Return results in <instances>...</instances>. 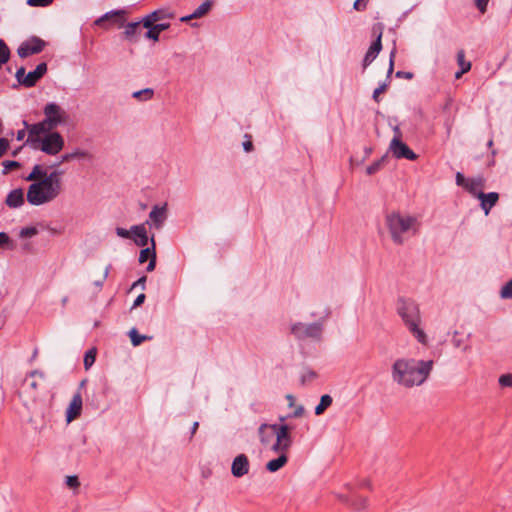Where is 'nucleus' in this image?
Here are the masks:
<instances>
[{
	"instance_id": "obj_1",
	"label": "nucleus",
	"mask_w": 512,
	"mask_h": 512,
	"mask_svg": "<svg viewBox=\"0 0 512 512\" xmlns=\"http://www.w3.org/2000/svg\"><path fill=\"white\" fill-rule=\"evenodd\" d=\"M62 175L60 170L48 172L43 165L35 164L25 177L31 182L26 193L27 202L32 206H42L55 201L63 192Z\"/></svg>"
},
{
	"instance_id": "obj_2",
	"label": "nucleus",
	"mask_w": 512,
	"mask_h": 512,
	"mask_svg": "<svg viewBox=\"0 0 512 512\" xmlns=\"http://www.w3.org/2000/svg\"><path fill=\"white\" fill-rule=\"evenodd\" d=\"M433 366V360L401 357L391 366V378L394 383L404 388L420 386L428 379Z\"/></svg>"
},
{
	"instance_id": "obj_3",
	"label": "nucleus",
	"mask_w": 512,
	"mask_h": 512,
	"mask_svg": "<svg viewBox=\"0 0 512 512\" xmlns=\"http://www.w3.org/2000/svg\"><path fill=\"white\" fill-rule=\"evenodd\" d=\"M396 312L416 341L423 346H428L429 338L421 328L422 317L419 305L412 299L399 298Z\"/></svg>"
},
{
	"instance_id": "obj_4",
	"label": "nucleus",
	"mask_w": 512,
	"mask_h": 512,
	"mask_svg": "<svg viewBox=\"0 0 512 512\" xmlns=\"http://www.w3.org/2000/svg\"><path fill=\"white\" fill-rule=\"evenodd\" d=\"M386 224L393 242L399 245L414 236L419 229V222L416 217L398 212L388 214Z\"/></svg>"
},
{
	"instance_id": "obj_5",
	"label": "nucleus",
	"mask_w": 512,
	"mask_h": 512,
	"mask_svg": "<svg viewBox=\"0 0 512 512\" xmlns=\"http://www.w3.org/2000/svg\"><path fill=\"white\" fill-rule=\"evenodd\" d=\"M329 314L330 311L327 307H324L318 313L312 312L311 315L318 316L319 320L310 324L294 323L291 325V334L299 340L312 339L319 341L323 333V322L328 318Z\"/></svg>"
},
{
	"instance_id": "obj_6",
	"label": "nucleus",
	"mask_w": 512,
	"mask_h": 512,
	"mask_svg": "<svg viewBox=\"0 0 512 512\" xmlns=\"http://www.w3.org/2000/svg\"><path fill=\"white\" fill-rule=\"evenodd\" d=\"M64 138L58 132H51L34 140L32 147L48 155H56L64 148Z\"/></svg>"
},
{
	"instance_id": "obj_7",
	"label": "nucleus",
	"mask_w": 512,
	"mask_h": 512,
	"mask_svg": "<svg viewBox=\"0 0 512 512\" xmlns=\"http://www.w3.org/2000/svg\"><path fill=\"white\" fill-rule=\"evenodd\" d=\"M47 64L42 62L36 66L33 71L26 73L24 67L17 69L15 78L18 83L26 88H31L46 74Z\"/></svg>"
},
{
	"instance_id": "obj_8",
	"label": "nucleus",
	"mask_w": 512,
	"mask_h": 512,
	"mask_svg": "<svg viewBox=\"0 0 512 512\" xmlns=\"http://www.w3.org/2000/svg\"><path fill=\"white\" fill-rule=\"evenodd\" d=\"M46 122L54 129L59 125L66 124L69 115L64 108L55 102L47 103L43 109Z\"/></svg>"
},
{
	"instance_id": "obj_9",
	"label": "nucleus",
	"mask_w": 512,
	"mask_h": 512,
	"mask_svg": "<svg viewBox=\"0 0 512 512\" xmlns=\"http://www.w3.org/2000/svg\"><path fill=\"white\" fill-rule=\"evenodd\" d=\"M292 445V438L288 425H281L275 442L271 444V450L275 453H285Z\"/></svg>"
},
{
	"instance_id": "obj_10",
	"label": "nucleus",
	"mask_w": 512,
	"mask_h": 512,
	"mask_svg": "<svg viewBox=\"0 0 512 512\" xmlns=\"http://www.w3.org/2000/svg\"><path fill=\"white\" fill-rule=\"evenodd\" d=\"M389 151L396 159H407L414 161L418 158L417 154L413 152L407 144L398 139L391 140Z\"/></svg>"
},
{
	"instance_id": "obj_11",
	"label": "nucleus",
	"mask_w": 512,
	"mask_h": 512,
	"mask_svg": "<svg viewBox=\"0 0 512 512\" xmlns=\"http://www.w3.org/2000/svg\"><path fill=\"white\" fill-rule=\"evenodd\" d=\"M24 125L28 130V139L27 143H30L31 146L34 144V140L37 138H42L44 135L53 132V127H50V124L46 122L44 118L41 122L29 125L26 121H24Z\"/></svg>"
},
{
	"instance_id": "obj_12",
	"label": "nucleus",
	"mask_w": 512,
	"mask_h": 512,
	"mask_svg": "<svg viewBox=\"0 0 512 512\" xmlns=\"http://www.w3.org/2000/svg\"><path fill=\"white\" fill-rule=\"evenodd\" d=\"M45 47V42L38 38L32 37L31 39L23 42L17 49L20 58H26L30 55L40 53Z\"/></svg>"
},
{
	"instance_id": "obj_13",
	"label": "nucleus",
	"mask_w": 512,
	"mask_h": 512,
	"mask_svg": "<svg viewBox=\"0 0 512 512\" xmlns=\"http://www.w3.org/2000/svg\"><path fill=\"white\" fill-rule=\"evenodd\" d=\"M250 461L247 455L238 454L232 461L231 474L236 478H241L249 473Z\"/></svg>"
},
{
	"instance_id": "obj_14",
	"label": "nucleus",
	"mask_w": 512,
	"mask_h": 512,
	"mask_svg": "<svg viewBox=\"0 0 512 512\" xmlns=\"http://www.w3.org/2000/svg\"><path fill=\"white\" fill-rule=\"evenodd\" d=\"M281 425L261 424L258 428L259 440L263 446H268L277 437Z\"/></svg>"
},
{
	"instance_id": "obj_15",
	"label": "nucleus",
	"mask_w": 512,
	"mask_h": 512,
	"mask_svg": "<svg viewBox=\"0 0 512 512\" xmlns=\"http://www.w3.org/2000/svg\"><path fill=\"white\" fill-rule=\"evenodd\" d=\"M151 246H146L144 249L140 251L139 254V263L143 264L147 260H149V263L147 265L146 270L148 272H152L156 267V244L154 237L150 239Z\"/></svg>"
},
{
	"instance_id": "obj_16",
	"label": "nucleus",
	"mask_w": 512,
	"mask_h": 512,
	"mask_svg": "<svg viewBox=\"0 0 512 512\" xmlns=\"http://www.w3.org/2000/svg\"><path fill=\"white\" fill-rule=\"evenodd\" d=\"M175 17L174 13L170 11L168 8H160L157 10H154L153 12L149 13L142 19V25L144 27L152 26V22H161L164 20L173 19Z\"/></svg>"
},
{
	"instance_id": "obj_17",
	"label": "nucleus",
	"mask_w": 512,
	"mask_h": 512,
	"mask_svg": "<svg viewBox=\"0 0 512 512\" xmlns=\"http://www.w3.org/2000/svg\"><path fill=\"white\" fill-rule=\"evenodd\" d=\"M82 405V396L81 393L78 391L73 395L71 402L66 410V421L68 423L72 422L81 414Z\"/></svg>"
},
{
	"instance_id": "obj_18",
	"label": "nucleus",
	"mask_w": 512,
	"mask_h": 512,
	"mask_svg": "<svg viewBox=\"0 0 512 512\" xmlns=\"http://www.w3.org/2000/svg\"><path fill=\"white\" fill-rule=\"evenodd\" d=\"M166 205L160 207L155 205L149 213V220L146 224L154 226L156 229H160L166 220Z\"/></svg>"
},
{
	"instance_id": "obj_19",
	"label": "nucleus",
	"mask_w": 512,
	"mask_h": 512,
	"mask_svg": "<svg viewBox=\"0 0 512 512\" xmlns=\"http://www.w3.org/2000/svg\"><path fill=\"white\" fill-rule=\"evenodd\" d=\"M478 199L480 200L481 209L484 211L485 215H488L490 210L499 200V195L496 192L490 193H479Z\"/></svg>"
},
{
	"instance_id": "obj_20",
	"label": "nucleus",
	"mask_w": 512,
	"mask_h": 512,
	"mask_svg": "<svg viewBox=\"0 0 512 512\" xmlns=\"http://www.w3.org/2000/svg\"><path fill=\"white\" fill-rule=\"evenodd\" d=\"M381 37H382V35L380 33L378 35V37L376 38V40L371 44L368 51L366 52V55H365V57L363 59V63H362V66L364 69H366L375 60V58L381 51V49H382Z\"/></svg>"
},
{
	"instance_id": "obj_21",
	"label": "nucleus",
	"mask_w": 512,
	"mask_h": 512,
	"mask_svg": "<svg viewBox=\"0 0 512 512\" xmlns=\"http://www.w3.org/2000/svg\"><path fill=\"white\" fill-rule=\"evenodd\" d=\"M5 203L10 208H18L24 203V192L22 189H14L9 192L6 197Z\"/></svg>"
},
{
	"instance_id": "obj_22",
	"label": "nucleus",
	"mask_w": 512,
	"mask_h": 512,
	"mask_svg": "<svg viewBox=\"0 0 512 512\" xmlns=\"http://www.w3.org/2000/svg\"><path fill=\"white\" fill-rule=\"evenodd\" d=\"M131 232L136 236V239H135L136 245H138L140 247H146L148 245L149 239L147 236L145 224L132 226Z\"/></svg>"
},
{
	"instance_id": "obj_23",
	"label": "nucleus",
	"mask_w": 512,
	"mask_h": 512,
	"mask_svg": "<svg viewBox=\"0 0 512 512\" xmlns=\"http://www.w3.org/2000/svg\"><path fill=\"white\" fill-rule=\"evenodd\" d=\"M484 178L483 177H476V178H470L467 179L465 189L471 193L474 197L478 198L479 193H483L481 191L482 187L484 186Z\"/></svg>"
},
{
	"instance_id": "obj_24",
	"label": "nucleus",
	"mask_w": 512,
	"mask_h": 512,
	"mask_svg": "<svg viewBox=\"0 0 512 512\" xmlns=\"http://www.w3.org/2000/svg\"><path fill=\"white\" fill-rule=\"evenodd\" d=\"M170 27L169 23L161 22V23H153L152 26L146 27L148 31L145 34V37L148 39H152L153 41L159 40L160 32L167 30Z\"/></svg>"
},
{
	"instance_id": "obj_25",
	"label": "nucleus",
	"mask_w": 512,
	"mask_h": 512,
	"mask_svg": "<svg viewBox=\"0 0 512 512\" xmlns=\"http://www.w3.org/2000/svg\"><path fill=\"white\" fill-rule=\"evenodd\" d=\"M287 462H288L287 455L285 453H282L277 458L268 461L266 464V469L269 472L274 473V472H277L278 470H280L281 468H283Z\"/></svg>"
},
{
	"instance_id": "obj_26",
	"label": "nucleus",
	"mask_w": 512,
	"mask_h": 512,
	"mask_svg": "<svg viewBox=\"0 0 512 512\" xmlns=\"http://www.w3.org/2000/svg\"><path fill=\"white\" fill-rule=\"evenodd\" d=\"M332 397L328 394L321 396L320 403L315 407V414L321 415L332 404Z\"/></svg>"
},
{
	"instance_id": "obj_27",
	"label": "nucleus",
	"mask_w": 512,
	"mask_h": 512,
	"mask_svg": "<svg viewBox=\"0 0 512 512\" xmlns=\"http://www.w3.org/2000/svg\"><path fill=\"white\" fill-rule=\"evenodd\" d=\"M153 95H154L153 89L145 88V89H142V90H139V91H135L132 94V97L137 99V100H140V101H148V100H150L153 97Z\"/></svg>"
},
{
	"instance_id": "obj_28",
	"label": "nucleus",
	"mask_w": 512,
	"mask_h": 512,
	"mask_svg": "<svg viewBox=\"0 0 512 512\" xmlns=\"http://www.w3.org/2000/svg\"><path fill=\"white\" fill-rule=\"evenodd\" d=\"M212 7V1L207 0L203 2L193 13L192 17L201 18L202 16L206 15Z\"/></svg>"
},
{
	"instance_id": "obj_29",
	"label": "nucleus",
	"mask_w": 512,
	"mask_h": 512,
	"mask_svg": "<svg viewBox=\"0 0 512 512\" xmlns=\"http://www.w3.org/2000/svg\"><path fill=\"white\" fill-rule=\"evenodd\" d=\"M142 24V20L139 22H131L128 23L125 27L124 34L127 38L131 39L137 33L139 25Z\"/></svg>"
},
{
	"instance_id": "obj_30",
	"label": "nucleus",
	"mask_w": 512,
	"mask_h": 512,
	"mask_svg": "<svg viewBox=\"0 0 512 512\" xmlns=\"http://www.w3.org/2000/svg\"><path fill=\"white\" fill-rule=\"evenodd\" d=\"M96 359V349H89L84 356V367L88 370L95 362Z\"/></svg>"
},
{
	"instance_id": "obj_31",
	"label": "nucleus",
	"mask_w": 512,
	"mask_h": 512,
	"mask_svg": "<svg viewBox=\"0 0 512 512\" xmlns=\"http://www.w3.org/2000/svg\"><path fill=\"white\" fill-rule=\"evenodd\" d=\"M341 501L345 503H349V500L346 496H339ZM351 505L354 506L356 509H363L367 505V499L365 497H357V499L354 502H351Z\"/></svg>"
},
{
	"instance_id": "obj_32",
	"label": "nucleus",
	"mask_w": 512,
	"mask_h": 512,
	"mask_svg": "<svg viewBox=\"0 0 512 512\" xmlns=\"http://www.w3.org/2000/svg\"><path fill=\"white\" fill-rule=\"evenodd\" d=\"M457 62L461 69L469 71L471 69V62L465 61V53L463 50L457 52Z\"/></svg>"
},
{
	"instance_id": "obj_33",
	"label": "nucleus",
	"mask_w": 512,
	"mask_h": 512,
	"mask_svg": "<svg viewBox=\"0 0 512 512\" xmlns=\"http://www.w3.org/2000/svg\"><path fill=\"white\" fill-rule=\"evenodd\" d=\"M385 161H386V156H383L381 159L373 162L371 165H369L366 168L367 174L372 175V174L376 173L377 171H379Z\"/></svg>"
},
{
	"instance_id": "obj_34",
	"label": "nucleus",
	"mask_w": 512,
	"mask_h": 512,
	"mask_svg": "<svg viewBox=\"0 0 512 512\" xmlns=\"http://www.w3.org/2000/svg\"><path fill=\"white\" fill-rule=\"evenodd\" d=\"M129 336H130V339H131V342H132L133 346L140 345L144 340H146L148 338L145 335H139L137 333L136 329H132L129 332Z\"/></svg>"
},
{
	"instance_id": "obj_35",
	"label": "nucleus",
	"mask_w": 512,
	"mask_h": 512,
	"mask_svg": "<svg viewBox=\"0 0 512 512\" xmlns=\"http://www.w3.org/2000/svg\"><path fill=\"white\" fill-rule=\"evenodd\" d=\"M459 336V332L458 331H455L454 334H453V338H452V344L455 348H461L463 349V351H468L469 350V346L468 345H464V339L463 338H460L458 337Z\"/></svg>"
},
{
	"instance_id": "obj_36",
	"label": "nucleus",
	"mask_w": 512,
	"mask_h": 512,
	"mask_svg": "<svg viewBox=\"0 0 512 512\" xmlns=\"http://www.w3.org/2000/svg\"><path fill=\"white\" fill-rule=\"evenodd\" d=\"M71 156L74 159H85V160H91L92 154L88 151L81 150V149H75L71 152Z\"/></svg>"
},
{
	"instance_id": "obj_37",
	"label": "nucleus",
	"mask_w": 512,
	"mask_h": 512,
	"mask_svg": "<svg viewBox=\"0 0 512 512\" xmlns=\"http://www.w3.org/2000/svg\"><path fill=\"white\" fill-rule=\"evenodd\" d=\"M500 296L502 299L512 298V279L509 280L500 290Z\"/></svg>"
},
{
	"instance_id": "obj_38",
	"label": "nucleus",
	"mask_w": 512,
	"mask_h": 512,
	"mask_svg": "<svg viewBox=\"0 0 512 512\" xmlns=\"http://www.w3.org/2000/svg\"><path fill=\"white\" fill-rule=\"evenodd\" d=\"M3 165V173L7 174L9 171H11L14 168L20 167V163L17 161H10L6 160L2 163Z\"/></svg>"
},
{
	"instance_id": "obj_39",
	"label": "nucleus",
	"mask_w": 512,
	"mask_h": 512,
	"mask_svg": "<svg viewBox=\"0 0 512 512\" xmlns=\"http://www.w3.org/2000/svg\"><path fill=\"white\" fill-rule=\"evenodd\" d=\"M52 2L53 0H27V4L33 7H46Z\"/></svg>"
},
{
	"instance_id": "obj_40",
	"label": "nucleus",
	"mask_w": 512,
	"mask_h": 512,
	"mask_svg": "<svg viewBox=\"0 0 512 512\" xmlns=\"http://www.w3.org/2000/svg\"><path fill=\"white\" fill-rule=\"evenodd\" d=\"M37 234V229L35 227H25L22 228L20 231V237L26 238V237H33Z\"/></svg>"
},
{
	"instance_id": "obj_41",
	"label": "nucleus",
	"mask_w": 512,
	"mask_h": 512,
	"mask_svg": "<svg viewBox=\"0 0 512 512\" xmlns=\"http://www.w3.org/2000/svg\"><path fill=\"white\" fill-rule=\"evenodd\" d=\"M0 245H6L8 249H13L14 244L5 232H0Z\"/></svg>"
},
{
	"instance_id": "obj_42",
	"label": "nucleus",
	"mask_w": 512,
	"mask_h": 512,
	"mask_svg": "<svg viewBox=\"0 0 512 512\" xmlns=\"http://www.w3.org/2000/svg\"><path fill=\"white\" fill-rule=\"evenodd\" d=\"M499 384L504 387L512 386V374H503L499 377Z\"/></svg>"
},
{
	"instance_id": "obj_43",
	"label": "nucleus",
	"mask_w": 512,
	"mask_h": 512,
	"mask_svg": "<svg viewBox=\"0 0 512 512\" xmlns=\"http://www.w3.org/2000/svg\"><path fill=\"white\" fill-rule=\"evenodd\" d=\"M387 86L388 84L386 82H383L382 84H380L373 92V99L376 101V102H379V95L383 92H385V90L387 89Z\"/></svg>"
},
{
	"instance_id": "obj_44",
	"label": "nucleus",
	"mask_w": 512,
	"mask_h": 512,
	"mask_svg": "<svg viewBox=\"0 0 512 512\" xmlns=\"http://www.w3.org/2000/svg\"><path fill=\"white\" fill-rule=\"evenodd\" d=\"M66 485L70 488H77L80 485L77 476H67Z\"/></svg>"
},
{
	"instance_id": "obj_45",
	"label": "nucleus",
	"mask_w": 512,
	"mask_h": 512,
	"mask_svg": "<svg viewBox=\"0 0 512 512\" xmlns=\"http://www.w3.org/2000/svg\"><path fill=\"white\" fill-rule=\"evenodd\" d=\"M490 0H474L475 6L481 13H485Z\"/></svg>"
},
{
	"instance_id": "obj_46",
	"label": "nucleus",
	"mask_w": 512,
	"mask_h": 512,
	"mask_svg": "<svg viewBox=\"0 0 512 512\" xmlns=\"http://www.w3.org/2000/svg\"><path fill=\"white\" fill-rule=\"evenodd\" d=\"M109 270H110V266H107L104 273H103V277L102 279L100 280H97V281H94V285L100 290L104 284V281L107 279L108 277V274H109Z\"/></svg>"
},
{
	"instance_id": "obj_47",
	"label": "nucleus",
	"mask_w": 512,
	"mask_h": 512,
	"mask_svg": "<svg viewBox=\"0 0 512 512\" xmlns=\"http://www.w3.org/2000/svg\"><path fill=\"white\" fill-rule=\"evenodd\" d=\"M368 0H356L354 2L353 8L357 11H364L367 7Z\"/></svg>"
},
{
	"instance_id": "obj_48",
	"label": "nucleus",
	"mask_w": 512,
	"mask_h": 512,
	"mask_svg": "<svg viewBox=\"0 0 512 512\" xmlns=\"http://www.w3.org/2000/svg\"><path fill=\"white\" fill-rule=\"evenodd\" d=\"M316 373L314 371H311V370H308L306 371L303 375H302V378H301V381L303 383L307 382V381H312L316 378Z\"/></svg>"
},
{
	"instance_id": "obj_49",
	"label": "nucleus",
	"mask_w": 512,
	"mask_h": 512,
	"mask_svg": "<svg viewBox=\"0 0 512 512\" xmlns=\"http://www.w3.org/2000/svg\"><path fill=\"white\" fill-rule=\"evenodd\" d=\"M9 147V142L5 138H0V157L5 154Z\"/></svg>"
},
{
	"instance_id": "obj_50",
	"label": "nucleus",
	"mask_w": 512,
	"mask_h": 512,
	"mask_svg": "<svg viewBox=\"0 0 512 512\" xmlns=\"http://www.w3.org/2000/svg\"><path fill=\"white\" fill-rule=\"evenodd\" d=\"M466 182H467V179L464 177V175L462 173H460V172H457L456 173V184L458 186L465 187Z\"/></svg>"
},
{
	"instance_id": "obj_51",
	"label": "nucleus",
	"mask_w": 512,
	"mask_h": 512,
	"mask_svg": "<svg viewBox=\"0 0 512 512\" xmlns=\"http://www.w3.org/2000/svg\"><path fill=\"white\" fill-rule=\"evenodd\" d=\"M394 55H395V52L392 51L390 54V62H389V67H388V71H387V78H390V76L394 70Z\"/></svg>"
},
{
	"instance_id": "obj_52",
	"label": "nucleus",
	"mask_w": 512,
	"mask_h": 512,
	"mask_svg": "<svg viewBox=\"0 0 512 512\" xmlns=\"http://www.w3.org/2000/svg\"><path fill=\"white\" fill-rule=\"evenodd\" d=\"M145 298H146V296H145V294H143V293H141L140 295H138V296L136 297V299L134 300V303H133L132 308H136V307H138V306L142 305V304L144 303V301H145Z\"/></svg>"
},
{
	"instance_id": "obj_53",
	"label": "nucleus",
	"mask_w": 512,
	"mask_h": 512,
	"mask_svg": "<svg viewBox=\"0 0 512 512\" xmlns=\"http://www.w3.org/2000/svg\"><path fill=\"white\" fill-rule=\"evenodd\" d=\"M116 234L119 236V237H122V238H129L130 237V232L124 228H121V227H117L116 228Z\"/></svg>"
},
{
	"instance_id": "obj_54",
	"label": "nucleus",
	"mask_w": 512,
	"mask_h": 512,
	"mask_svg": "<svg viewBox=\"0 0 512 512\" xmlns=\"http://www.w3.org/2000/svg\"><path fill=\"white\" fill-rule=\"evenodd\" d=\"M145 283H146V277L143 276V277L139 278L136 282L133 283L132 289L137 287V286H140L142 289H144L145 288Z\"/></svg>"
},
{
	"instance_id": "obj_55",
	"label": "nucleus",
	"mask_w": 512,
	"mask_h": 512,
	"mask_svg": "<svg viewBox=\"0 0 512 512\" xmlns=\"http://www.w3.org/2000/svg\"><path fill=\"white\" fill-rule=\"evenodd\" d=\"M393 132H394V137L392 139H398V140H401L402 138V132L400 130V127L399 126H394L393 127Z\"/></svg>"
},
{
	"instance_id": "obj_56",
	"label": "nucleus",
	"mask_w": 512,
	"mask_h": 512,
	"mask_svg": "<svg viewBox=\"0 0 512 512\" xmlns=\"http://www.w3.org/2000/svg\"><path fill=\"white\" fill-rule=\"evenodd\" d=\"M303 413H304V407L300 405V406L296 407V409L294 410L292 416L297 418V417L302 416Z\"/></svg>"
},
{
	"instance_id": "obj_57",
	"label": "nucleus",
	"mask_w": 512,
	"mask_h": 512,
	"mask_svg": "<svg viewBox=\"0 0 512 512\" xmlns=\"http://www.w3.org/2000/svg\"><path fill=\"white\" fill-rule=\"evenodd\" d=\"M252 142L251 141H245L243 142V148L246 152H250L252 150Z\"/></svg>"
},
{
	"instance_id": "obj_58",
	"label": "nucleus",
	"mask_w": 512,
	"mask_h": 512,
	"mask_svg": "<svg viewBox=\"0 0 512 512\" xmlns=\"http://www.w3.org/2000/svg\"><path fill=\"white\" fill-rule=\"evenodd\" d=\"M396 76H397V77H401V76H403V77H406V78H411V77H412V73H410V72H402V71H398V72L396 73Z\"/></svg>"
},
{
	"instance_id": "obj_59",
	"label": "nucleus",
	"mask_w": 512,
	"mask_h": 512,
	"mask_svg": "<svg viewBox=\"0 0 512 512\" xmlns=\"http://www.w3.org/2000/svg\"><path fill=\"white\" fill-rule=\"evenodd\" d=\"M71 160H73V158H72L71 152H70V153H66L62 156L61 162H69Z\"/></svg>"
},
{
	"instance_id": "obj_60",
	"label": "nucleus",
	"mask_w": 512,
	"mask_h": 512,
	"mask_svg": "<svg viewBox=\"0 0 512 512\" xmlns=\"http://www.w3.org/2000/svg\"><path fill=\"white\" fill-rule=\"evenodd\" d=\"M25 135H26V130H24V129L23 130H19L17 132V140H19V141L23 140Z\"/></svg>"
},
{
	"instance_id": "obj_61",
	"label": "nucleus",
	"mask_w": 512,
	"mask_h": 512,
	"mask_svg": "<svg viewBox=\"0 0 512 512\" xmlns=\"http://www.w3.org/2000/svg\"><path fill=\"white\" fill-rule=\"evenodd\" d=\"M199 427V422L195 421L191 427V435L193 436Z\"/></svg>"
},
{
	"instance_id": "obj_62",
	"label": "nucleus",
	"mask_w": 512,
	"mask_h": 512,
	"mask_svg": "<svg viewBox=\"0 0 512 512\" xmlns=\"http://www.w3.org/2000/svg\"><path fill=\"white\" fill-rule=\"evenodd\" d=\"M31 378L35 377V376H39L41 379L44 378V374L42 372H39V371H33L30 373L29 375Z\"/></svg>"
},
{
	"instance_id": "obj_63",
	"label": "nucleus",
	"mask_w": 512,
	"mask_h": 512,
	"mask_svg": "<svg viewBox=\"0 0 512 512\" xmlns=\"http://www.w3.org/2000/svg\"><path fill=\"white\" fill-rule=\"evenodd\" d=\"M192 19H196V18H195V17H192V14H190V15H187V16H183V17H181L180 21H182V22H188V21H190V20H192Z\"/></svg>"
},
{
	"instance_id": "obj_64",
	"label": "nucleus",
	"mask_w": 512,
	"mask_h": 512,
	"mask_svg": "<svg viewBox=\"0 0 512 512\" xmlns=\"http://www.w3.org/2000/svg\"><path fill=\"white\" fill-rule=\"evenodd\" d=\"M30 387L34 390H36L38 387H39V383L35 380H32L30 383H29Z\"/></svg>"
}]
</instances>
